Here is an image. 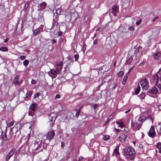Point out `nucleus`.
Masks as SVG:
<instances>
[{
    "mask_svg": "<svg viewBox=\"0 0 161 161\" xmlns=\"http://www.w3.org/2000/svg\"><path fill=\"white\" fill-rule=\"evenodd\" d=\"M124 156L128 161H133L136 156V152L134 148L131 147H126L123 150Z\"/></svg>",
    "mask_w": 161,
    "mask_h": 161,
    "instance_id": "nucleus-1",
    "label": "nucleus"
},
{
    "mask_svg": "<svg viewBox=\"0 0 161 161\" xmlns=\"http://www.w3.org/2000/svg\"><path fill=\"white\" fill-rule=\"evenodd\" d=\"M57 117V115L56 114L53 112L51 113L48 115V118L51 125H53L54 124Z\"/></svg>",
    "mask_w": 161,
    "mask_h": 161,
    "instance_id": "nucleus-2",
    "label": "nucleus"
},
{
    "mask_svg": "<svg viewBox=\"0 0 161 161\" xmlns=\"http://www.w3.org/2000/svg\"><path fill=\"white\" fill-rule=\"evenodd\" d=\"M140 83L143 90H147L148 86L147 79L146 78L143 79L141 81Z\"/></svg>",
    "mask_w": 161,
    "mask_h": 161,
    "instance_id": "nucleus-3",
    "label": "nucleus"
},
{
    "mask_svg": "<svg viewBox=\"0 0 161 161\" xmlns=\"http://www.w3.org/2000/svg\"><path fill=\"white\" fill-rule=\"evenodd\" d=\"M55 133L53 131H50L46 134V135L44 137L46 138V140H49V142L53 139Z\"/></svg>",
    "mask_w": 161,
    "mask_h": 161,
    "instance_id": "nucleus-4",
    "label": "nucleus"
},
{
    "mask_svg": "<svg viewBox=\"0 0 161 161\" xmlns=\"http://www.w3.org/2000/svg\"><path fill=\"white\" fill-rule=\"evenodd\" d=\"M35 146L36 147V150L38 151V152L42 151V141L37 140L35 142Z\"/></svg>",
    "mask_w": 161,
    "mask_h": 161,
    "instance_id": "nucleus-5",
    "label": "nucleus"
},
{
    "mask_svg": "<svg viewBox=\"0 0 161 161\" xmlns=\"http://www.w3.org/2000/svg\"><path fill=\"white\" fill-rule=\"evenodd\" d=\"M148 136L152 138L154 137L156 135V133L155 131V128L153 126H152L149 130L147 133Z\"/></svg>",
    "mask_w": 161,
    "mask_h": 161,
    "instance_id": "nucleus-6",
    "label": "nucleus"
},
{
    "mask_svg": "<svg viewBox=\"0 0 161 161\" xmlns=\"http://www.w3.org/2000/svg\"><path fill=\"white\" fill-rule=\"evenodd\" d=\"M16 135L14 136V133L13 132H12V129H10V132L9 134L8 137V141L10 142H12L13 141H14Z\"/></svg>",
    "mask_w": 161,
    "mask_h": 161,
    "instance_id": "nucleus-7",
    "label": "nucleus"
},
{
    "mask_svg": "<svg viewBox=\"0 0 161 161\" xmlns=\"http://www.w3.org/2000/svg\"><path fill=\"white\" fill-rule=\"evenodd\" d=\"M127 138V136L124 133L120 134L118 137V140L121 142L125 141Z\"/></svg>",
    "mask_w": 161,
    "mask_h": 161,
    "instance_id": "nucleus-8",
    "label": "nucleus"
},
{
    "mask_svg": "<svg viewBox=\"0 0 161 161\" xmlns=\"http://www.w3.org/2000/svg\"><path fill=\"white\" fill-rule=\"evenodd\" d=\"M15 152V149H11L7 154L5 158V161H8L10 157L13 156Z\"/></svg>",
    "mask_w": 161,
    "mask_h": 161,
    "instance_id": "nucleus-9",
    "label": "nucleus"
},
{
    "mask_svg": "<svg viewBox=\"0 0 161 161\" xmlns=\"http://www.w3.org/2000/svg\"><path fill=\"white\" fill-rule=\"evenodd\" d=\"M131 126H133L136 130H139L142 125V123H137L136 122H133L131 120Z\"/></svg>",
    "mask_w": 161,
    "mask_h": 161,
    "instance_id": "nucleus-10",
    "label": "nucleus"
},
{
    "mask_svg": "<svg viewBox=\"0 0 161 161\" xmlns=\"http://www.w3.org/2000/svg\"><path fill=\"white\" fill-rule=\"evenodd\" d=\"M0 138L3 141H6L8 140L6 129L4 131V133L3 132V131H2V133L0 136Z\"/></svg>",
    "mask_w": 161,
    "mask_h": 161,
    "instance_id": "nucleus-11",
    "label": "nucleus"
},
{
    "mask_svg": "<svg viewBox=\"0 0 161 161\" xmlns=\"http://www.w3.org/2000/svg\"><path fill=\"white\" fill-rule=\"evenodd\" d=\"M158 92V90L157 88L156 87H154L148 91L147 92V94H152L154 95L156 94Z\"/></svg>",
    "mask_w": 161,
    "mask_h": 161,
    "instance_id": "nucleus-12",
    "label": "nucleus"
},
{
    "mask_svg": "<svg viewBox=\"0 0 161 161\" xmlns=\"http://www.w3.org/2000/svg\"><path fill=\"white\" fill-rule=\"evenodd\" d=\"M43 30V28L42 26H40L37 28L33 31V36H36L40 32L42 31Z\"/></svg>",
    "mask_w": 161,
    "mask_h": 161,
    "instance_id": "nucleus-13",
    "label": "nucleus"
},
{
    "mask_svg": "<svg viewBox=\"0 0 161 161\" xmlns=\"http://www.w3.org/2000/svg\"><path fill=\"white\" fill-rule=\"evenodd\" d=\"M118 11V8L117 6H114L111 9V12L114 16L117 15V12Z\"/></svg>",
    "mask_w": 161,
    "mask_h": 161,
    "instance_id": "nucleus-14",
    "label": "nucleus"
},
{
    "mask_svg": "<svg viewBox=\"0 0 161 161\" xmlns=\"http://www.w3.org/2000/svg\"><path fill=\"white\" fill-rule=\"evenodd\" d=\"M37 105L36 103H34L31 104L30 106V110L35 111L37 108Z\"/></svg>",
    "mask_w": 161,
    "mask_h": 161,
    "instance_id": "nucleus-15",
    "label": "nucleus"
},
{
    "mask_svg": "<svg viewBox=\"0 0 161 161\" xmlns=\"http://www.w3.org/2000/svg\"><path fill=\"white\" fill-rule=\"evenodd\" d=\"M19 75H16L14 78V79L12 83L15 85H18L19 84Z\"/></svg>",
    "mask_w": 161,
    "mask_h": 161,
    "instance_id": "nucleus-16",
    "label": "nucleus"
},
{
    "mask_svg": "<svg viewBox=\"0 0 161 161\" xmlns=\"http://www.w3.org/2000/svg\"><path fill=\"white\" fill-rule=\"evenodd\" d=\"M159 79V75L158 74H156L153 76V79L155 82V85H156L158 84Z\"/></svg>",
    "mask_w": 161,
    "mask_h": 161,
    "instance_id": "nucleus-17",
    "label": "nucleus"
},
{
    "mask_svg": "<svg viewBox=\"0 0 161 161\" xmlns=\"http://www.w3.org/2000/svg\"><path fill=\"white\" fill-rule=\"evenodd\" d=\"M156 128L158 133L161 134V123H158Z\"/></svg>",
    "mask_w": 161,
    "mask_h": 161,
    "instance_id": "nucleus-18",
    "label": "nucleus"
},
{
    "mask_svg": "<svg viewBox=\"0 0 161 161\" xmlns=\"http://www.w3.org/2000/svg\"><path fill=\"white\" fill-rule=\"evenodd\" d=\"M146 119V117L144 115H142L138 119V121L140 123H142V125Z\"/></svg>",
    "mask_w": 161,
    "mask_h": 161,
    "instance_id": "nucleus-19",
    "label": "nucleus"
},
{
    "mask_svg": "<svg viewBox=\"0 0 161 161\" xmlns=\"http://www.w3.org/2000/svg\"><path fill=\"white\" fill-rule=\"evenodd\" d=\"M119 146H116L114 151V153L117 155H119Z\"/></svg>",
    "mask_w": 161,
    "mask_h": 161,
    "instance_id": "nucleus-20",
    "label": "nucleus"
},
{
    "mask_svg": "<svg viewBox=\"0 0 161 161\" xmlns=\"http://www.w3.org/2000/svg\"><path fill=\"white\" fill-rule=\"evenodd\" d=\"M37 19V20L40 22H43L44 20L43 16L42 14H41V15L39 14V17Z\"/></svg>",
    "mask_w": 161,
    "mask_h": 161,
    "instance_id": "nucleus-21",
    "label": "nucleus"
},
{
    "mask_svg": "<svg viewBox=\"0 0 161 161\" xmlns=\"http://www.w3.org/2000/svg\"><path fill=\"white\" fill-rule=\"evenodd\" d=\"M50 72L54 76V77L56 76L57 75V70L54 69H50Z\"/></svg>",
    "mask_w": 161,
    "mask_h": 161,
    "instance_id": "nucleus-22",
    "label": "nucleus"
},
{
    "mask_svg": "<svg viewBox=\"0 0 161 161\" xmlns=\"http://www.w3.org/2000/svg\"><path fill=\"white\" fill-rule=\"evenodd\" d=\"M29 3L28 2H27L25 4L23 8V10L25 12H27V9L29 7Z\"/></svg>",
    "mask_w": 161,
    "mask_h": 161,
    "instance_id": "nucleus-23",
    "label": "nucleus"
},
{
    "mask_svg": "<svg viewBox=\"0 0 161 161\" xmlns=\"http://www.w3.org/2000/svg\"><path fill=\"white\" fill-rule=\"evenodd\" d=\"M116 123L119 125V126L121 128H122L125 126L124 123L123 122H119L116 121Z\"/></svg>",
    "mask_w": 161,
    "mask_h": 161,
    "instance_id": "nucleus-24",
    "label": "nucleus"
},
{
    "mask_svg": "<svg viewBox=\"0 0 161 161\" xmlns=\"http://www.w3.org/2000/svg\"><path fill=\"white\" fill-rule=\"evenodd\" d=\"M141 88L140 85H139L138 87L135 90V94L137 95L138 94L140 91Z\"/></svg>",
    "mask_w": 161,
    "mask_h": 161,
    "instance_id": "nucleus-25",
    "label": "nucleus"
},
{
    "mask_svg": "<svg viewBox=\"0 0 161 161\" xmlns=\"http://www.w3.org/2000/svg\"><path fill=\"white\" fill-rule=\"evenodd\" d=\"M46 3L45 2L41 3L40 4V8L42 9H44L46 7Z\"/></svg>",
    "mask_w": 161,
    "mask_h": 161,
    "instance_id": "nucleus-26",
    "label": "nucleus"
},
{
    "mask_svg": "<svg viewBox=\"0 0 161 161\" xmlns=\"http://www.w3.org/2000/svg\"><path fill=\"white\" fill-rule=\"evenodd\" d=\"M138 96L140 99H144L146 96V94L145 93L142 92Z\"/></svg>",
    "mask_w": 161,
    "mask_h": 161,
    "instance_id": "nucleus-27",
    "label": "nucleus"
},
{
    "mask_svg": "<svg viewBox=\"0 0 161 161\" xmlns=\"http://www.w3.org/2000/svg\"><path fill=\"white\" fill-rule=\"evenodd\" d=\"M160 53H159L158 52L156 53L154 55L155 59L156 60L158 59L160 57Z\"/></svg>",
    "mask_w": 161,
    "mask_h": 161,
    "instance_id": "nucleus-28",
    "label": "nucleus"
},
{
    "mask_svg": "<svg viewBox=\"0 0 161 161\" xmlns=\"http://www.w3.org/2000/svg\"><path fill=\"white\" fill-rule=\"evenodd\" d=\"M128 76L127 75H125L124 77L123 80L122 81V84L123 85H125L126 83V81L127 79Z\"/></svg>",
    "mask_w": 161,
    "mask_h": 161,
    "instance_id": "nucleus-29",
    "label": "nucleus"
},
{
    "mask_svg": "<svg viewBox=\"0 0 161 161\" xmlns=\"http://www.w3.org/2000/svg\"><path fill=\"white\" fill-rule=\"evenodd\" d=\"M156 146L159 150V152L161 153V143L160 142L157 143Z\"/></svg>",
    "mask_w": 161,
    "mask_h": 161,
    "instance_id": "nucleus-30",
    "label": "nucleus"
},
{
    "mask_svg": "<svg viewBox=\"0 0 161 161\" xmlns=\"http://www.w3.org/2000/svg\"><path fill=\"white\" fill-rule=\"evenodd\" d=\"M33 92L31 91H28L26 93V97L27 98L29 97L32 93Z\"/></svg>",
    "mask_w": 161,
    "mask_h": 161,
    "instance_id": "nucleus-31",
    "label": "nucleus"
},
{
    "mask_svg": "<svg viewBox=\"0 0 161 161\" xmlns=\"http://www.w3.org/2000/svg\"><path fill=\"white\" fill-rule=\"evenodd\" d=\"M0 51L3 52H7L8 48L6 47H2L0 48Z\"/></svg>",
    "mask_w": 161,
    "mask_h": 161,
    "instance_id": "nucleus-32",
    "label": "nucleus"
},
{
    "mask_svg": "<svg viewBox=\"0 0 161 161\" xmlns=\"http://www.w3.org/2000/svg\"><path fill=\"white\" fill-rule=\"evenodd\" d=\"M75 110H76V113L75 114V117H76L77 118L80 114V110L79 109H76Z\"/></svg>",
    "mask_w": 161,
    "mask_h": 161,
    "instance_id": "nucleus-33",
    "label": "nucleus"
},
{
    "mask_svg": "<svg viewBox=\"0 0 161 161\" xmlns=\"http://www.w3.org/2000/svg\"><path fill=\"white\" fill-rule=\"evenodd\" d=\"M29 60L28 59H26L23 63V65L25 67H27L29 63Z\"/></svg>",
    "mask_w": 161,
    "mask_h": 161,
    "instance_id": "nucleus-34",
    "label": "nucleus"
},
{
    "mask_svg": "<svg viewBox=\"0 0 161 161\" xmlns=\"http://www.w3.org/2000/svg\"><path fill=\"white\" fill-rule=\"evenodd\" d=\"M48 144L46 143H43L42 145V149H44L46 151L47 150V147Z\"/></svg>",
    "mask_w": 161,
    "mask_h": 161,
    "instance_id": "nucleus-35",
    "label": "nucleus"
},
{
    "mask_svg": "<svg viewBox=\"0 0 161 161\" xmlns=\"http://www.w3.org/2000/svg\"><path fill=\"white\" fill-rule=\"evenodd\" d=\"M34 113V111H32L31 110H30L28 112V114L30 116H33Z\"/></svg>",
    "mask_w": 161,
    "mask_h": 161,
    "instance_id": "nucleus-36",
    "label": "nucleus"
},
{
    "mask_svg": "<svg viewBox=\"0 0 161 161\" xmlns=\"http://www.w3.org/2000/svg\"><path fill=\"white\" fill-rule=\"evenodd\" d=\"M109 138V136L107 135H105L103 138L104 141H107Z\"/></svg>",
    "mask_w": 161,
    "mask_h": 161,
    "instance_id": "nucleus-37",
    "label": "nucleus"
},
{
    "mask_svg": "<svg viewBox=\"0 0 161 161\" xmlns=\"http://www.w3.org/2000/svg\"><path fill=\"white\" fill-rule=\"evenodd\" d=\"M57 65L58 67H60L61 66H63V62H59L57 63Z\"/></svg>",
    "mask_w": 161,
    "mask_h": 161,
    "instance_id": "nucleus-38",
    "label": "nucleus"
},
{
    "mask_svg": "<svg viewBox=\"0 0 161 161\" xmlns=\"http://www.w3.org/2000/svg\"><path fill=\"white\" fill-rule=\"evenodd\" d=\"M86 45L85 43H84L83 46L82 48V50L83 51V52L84 53L86 49Z\"/></svg>",
    "mask_w": 161,
    "mask_h": 161,
    "instance_id": "nucleus-39",
    "label": "nucleus"
},
{
    "mask_svg": "<svg viewBox=\"0 0 161 161\" xmlns=\"http://www.w3.org/2000/svg\"><path fill=\"white\" fill-rule=\"evenodd\" d=\"M75 61H78V58H79V56L78 54H75L74 56Z\"/></svg>",
    "mask_w": 161,
    "mask_h": 161,
    "instance_id": "nucleus-40",
    "label": "nucleus"
},
{
    "mask_svg": "<svg viewBox=\"0 0 161 161\" xmlns=\"http://www.w3.org/2000/svg\"><path fill=\"white\" fill-rule=\"evenodd\" d=\"M121 130H120L119 129H117L116 128H114V131H115L116 133V134H117L118 133H119L120 131H121Z\"/></svg>",
    "mask_w": 161,
    "mask_h": 161,
    "instance_id": "nucleus-41",
    "label": "nucleus"
},
{
    "mask_svg": "<svg viewBox=\"0 0 161 161\" xmlns=\"http://www.w3.org/2000/svg\"><path fill=\"white\" fill-rule=\"evenodd\" d=\"M113 113L111 115H110L108 118L107 122H108L113 117Z\"/></svg>",
    "mask_w": 161,
    "mask_h": 161,
    "instance_id": "nucleus-42",
    "label": "nucleus"
},
{
    "mask_svg": "<svg viewBox=\"0 0 161 161\" xmlns=\"http://www.w3.org/2000/svg\"><path fill=\"white\" fill-rule=\"evenodd\" d=\"M58 13H54L53 14V20H54L55 19H54V17L55 16V19H57L58 18Z\"/></svg>",
    "mask_w": 161,
    "mask_h": 161,
    "instance_id": "nucleus-43",
    "label": "nucleus"
},
{
    "mask_svg": "<svg viewBox=\"0 0 161 161\" xmlns=\"http://www.w3.org/2000/svg\"><path fill=\"white\" fill-rule=\"evenodd\" d=\"M40 95V94L39 92L36 93L35 94V95H34L33 98H35L36 97H38Z\"/></svg>",
    "mask_w": 161,
    "mask_h": 161,
    "instance_id": "nucleus-44",
    "label": "nucleus"
},
{
    "mask_svg": "<svg viewBox=\"0 0 161 161\" xmlns=\"http://www.w3.org/2000/svg\"><path fill=\"white\" fill-rule=\"evenodd\" d=\"M123 71H120L118 73V75L119 77H120L123 75Z\"/></svg>",
    "mask_w": 161,
    "mask_h": 161,
    "instance_id": "nucleus-45",
    "label": "nucleus"
},
{
    "mask_svg": "<svg viewBox=\"0 0 161 161\" xmlns=\"http://www.w3.org/2000/svg\"><path fill=\"white\" fill-rule=\"evenodd\" d=\"M142 22V20L141 19H139L136 22V25H139Z\"/></svg>",
    "mask_w": 161,
    "mask_h": 161,
    "instance_id": "nucleus-46",
    "label": "nucleus"
},
{
    "mask_svg": "<svg viewBox=\"0 0 161 161\" xmlns=\"http://www.w3.org/2000/svg\"><path fill=\"white\" fill-rule=\"evenodd\" d=\"M103 30V28L102 27H100L98 28L96 30V31H102Z\"/></svg>",
    "mask_w": 161,
    "mask_h": 161,
    "instance_id": "nucleus-47",
    "label": "nucleus"
},
{
    "mask_svg": "<svg viewBox=\"0 0 161 161\" xmlns=\"http://www.w3.org/2000/svg\"><path fill=\"white\" fill-rule=\"evenodd\" d=\"M26 58V56H21L20 57V59L21 60H24Z\"/></svg>",
    "mask_w": 161,
    "mask_h": 161,
    "instance_id": "nucleus-48",
    "label": "nucleus"
},
{
    "mask_svg": "<svg viewBox=\"0 0 161 161\" xmlns=\"http://www.w3.org/2000/svg\"><path fill=\"white\" fill-rule=\"evenodd\" d=\"M126 62L127 64H129L131 63V60L130 59H128L126 60Z\"/></svg>",
    "mask_w": 161,
    "mask_h": 161,
    "instance_id": "nucleus-49",
    "label": "nucleus"
},
{
    "mask_svg": "<svg viewBox=\"0 0 161 161\" xmlns=\"http://www.w3.org/2000/svg\"><path fill=\"white\" fill-rule=\"evenodd\" d=\"M147 119H149L150 120L152 121V123H153V119L152 118L151 116L149 115L148 116L147 118Z\"/></svg>",
    "mask_w": 161,
    "mask_h": 161,
    "instance_id": "nucleus-50",
    "label": "nucleus"
},
{
    "mask_svg": "<svg viewBox=\"0 0 161 161\" xmlns=\"http://www.w3.org/2000/svg\"><path fill=\"white\" fill-rule=\"evenodd\" d=\"M14 125V122H9V123L8 124V126L9 127H11L12 126Z\"/></svg>",
    "mask_w": 161,
    "mask_h": 161,
    "instance_id": "nucleus-51",
    "label": "nucleus"
},
{
    "mask_svg": "<svg viewBox=\"0 0 161 161\" xmlns=\"http://www.w3.org/2000/svg\"><path fill=\"white\" fill-rule=\"evenodd\" d=\"M62 34H63V32L61 31H59L58 32V36H60L62 35Z\"/></svg>",
    "mask_w": 161,
    "mask_h": 161,
    "instance_id": "nucleus-52",
    "label": "nucleus"
},
{
    "mask_svg": "<svg viewBox=\"0 0 161 161\" xmlns=\"http://www.w3.org/2000/svg\"><path fill=\"white\" fill-rule=\"evenodd\" d=\"M129 30L131 31H133L134 30V28L133 26H131L129 28Z\"/></svg>",
    "mask_w": 161,
    "mask_h": 161,
    "instance_id": "nucleus-53",
    "label": "nucleus"
},
{
    "mask_svg": "<svg viewBox=\"0 0 161 161\" xmlns=\"http://www.w3.org/2000/svg\"><path fill=\"white\" fill-rule=\"evenodd\" d=\"M57 43V40L56 39H53L52 41V44L54 43Z\"/></svg>",
    "mask_w": 161,
    "mask_h": 161,
    "instance_id": "nucleus-54",
    "label": "nucleus"
},
{
    "mask_svg": "<svg viewBox=\"0 0 161 161\" xmlns=\"http://www.w3.org/2000/svg\"><path fill=\"white\" fill-rule=\"evenodd\" d=\"M63 66H61L59 67L58 68H57V70L61 71L62 69Z\"/></svg>",
    "mask_w": 161,
    "mask_h": 161,
    "instance_id": "nucleus-55",
    "label": "nucleus"
},
{
    "mask_svg": "<svg viewBox=\"0 0 161 161\" xmlns=\"http://www.w3.org/2000/svg\"><path fill=\"white\" fill-rule=\"evenodd\" d=\"M60 95L59 94H57L56 95V96L55 97V99H57V98H60Z\"/></svg>",
    "mask_w": 161,
    "mask_h": 161,
    "instance_id": "nucleus-56",
    "label": "nucleus"
},
{
    "mask_svg": "<svg viewBox=\"0 0 161 161\" xmlns=\"http://www.w3.org/2000/svg\"><path fill=\"white\" fill-rule=\"evenodd\" d=\"M97 107H98V105L97 104H95L94 105L92 106L93 108L94 109H96L97 108Z\"/></svg>",
    "mask_w": 161,
    "mask_h": 161,
    "instance_id": "nucleus-57",
    "label": "nucleus"
},
{
    "mask_svg": "<svg viewBox=\"0 0 161 161\" xmlns=\"http://www.w3.org/2000/svg\"><path fill=\"white\" fill-rule=\"evenodd\" d=\"M31 83L32 84L34 85L36 84V81L34 79H32L31 81Z\"/></svg>",
    "mask_w": 161,
    "mask_h": 161,
    "instance_id": "nucleus-58",
    "label": "nucleus"
},
{
    "mask_svg": "<svg viewBox=\"0 0 161 161\" xmlns=\"http://www.w3.org/2000/svg\"><path fill=\"white\" fill-rule=\"evenodd\" d=\"M97 39L94 40L93 41V45H95L97 44Z\"/></svg>",
    "mask_w": 161,
    "mask_h": 161,
    "instance_id": "nucleus-59",
    "label": "nucleus"
},
{
    "mask_svg": "<svg viewBox=\"0 0 161 161\" xmlns=\"http://www.w3.org/2000/svg\"><path fill=\"white\" fill-rule=\"evenodd\" d=\"M139 47H138L137 49H136L135 50V53H137L139 51Z\"/></svg>",
    "mask_w": 161,
    "mask_h": 161,
    "instance_id": "nucleus-60",
    "label": "nucleus"
},
{
    "mask_svg": "<svg viewBox=\"0 0 161 161\" xmlns=\"http://www.w3.org/2000/svg\"><path fill=\"white\" fill-rule=\"evenodd\" d=\"M83 158H84L82 157L81 156L78 159V161H80L81 160H82Z\"/></svg>",
    "mask_w": 161,
    "mask_h": 161,
    "instance_id": "nucleus-61",
    "label": "nucleus"
},
{
    "mask_svg": "<svg viewBox=\"0 0 161 161\" xmlns=\"http://www.w3.org/2000/svg\"><path fill=\"white\" fill-rule=\"evenodd\" d=\"M157 87L159 89H161V84H158L157 85Z\"/></svg>",
    "mask_w": 161,
    "mask_h": 161,
    "instance_id": "nucleus-62",
    "label": "nucleus"
},
{
    "mask_svg": "<svg viewBox=\"0 0 161 161\" xmlns=\"http://www.w3.org/2000/svg\"><path fill=\"white\" fill-rule=\"evenodd\" d=\"M9 39L8 38H6L4 41V43H6L8 41Z\"/></svg>",
    "mask_w": 161,
    "mask_h": 161,
    "instance_id": "nucleus-63",
    "label": "nucleus"
},
{
    "mask_svg": "<svg viewBox=\"0 0 161 161\" xmlns=\"http://www.w3.org/2000/svg\"><path fill=\"white\" fill-rule=\"evenodd\" d=\"M77 95H78L80 96H82L83 95V94L82 93H78L77 94Z\"/></svg>",
    "mask_w": 161,
    "mask_h": 161,
    "instance_id": "nucleus-64",
    "label": "nucleus"
}]
</instances>
